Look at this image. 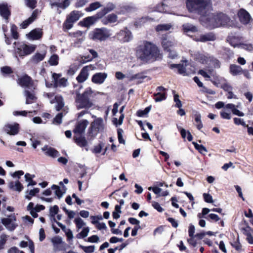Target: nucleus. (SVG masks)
Instances as JSON below:
<instances>
[{
    "label": "nucleus",
    "mask_w": 253,
    "mask_h": 253,
    "mask_svg": "<svg viewBox=\"0 0 253 253\" xmlns=\"http://www.w3.org/2000/svg\"><path fill=\"white\" fill-rule=\"evenodd\" d=\"M186 6L190 12H196L201 15V24L209 28H218L217 14L212 10L211 0H186Z\"/></svg>",
    "instance_id": "1"
},
{
    "label": "nucleus",
    "mask_w": 253,
    "mask_h": 253,
    "mask_svg": "<svg viewBox=\"0 0 253 253\" xmlns=\"http://www.w3.org/2000/svg\"><path fill=\"white\" fill-rule=\"evenodd\" d=\"M136 55L143 63H151L162 58L158 47L154 43L144 41L136 49Z\"/></svg>",
    "instance_id": "2"
},
{
    "label": "nucleus",
    "mask_w": 253,
    "mask_h": 253,
    "mask_svg": "<svg viewBox=\"0 0 253 253\" xmlns=\"http://www.w3.org/2000/svg\"><path fill=\"white\" fill-rule=\"evenodd\" d=\"M83 87L80 85L78 90H76V96L75 98V103L77 108L78 110L82 109H88L93 105V103L90 100L93 93V91L90 87L86 88L83 93H80V90Z\"/></svg>",
    "instance_id": "3"
},
{
    "label": "nucleus",
    "mask_w": 253,
    "mask_h": 253,
    "mask_svg": "<svg viewBox=\"0 0 253 253\" xmlns=\"http://www.w3.org/2000/svg\"><path fill=\"white\" fill-rule=\"evenodd\" d=\"M94 120L90 124L88 128V135L91 137H94L98 132L102 131L104 128L103 120L101 118H97L94 115H92Z\"/></svg>",
    "instance_id": "4"
},
{
    "label": "nucleus",
    "mask_w": 253,
    "mask_h": 253,
    "mask_svg": "<svg viewBox=\"0 0 253 253\" xmlns=\"http://www.w3.org/2000/svg\"><path fill=\"white\" fill-rule=\"evenodd\" d=\"M230 110L234 115L239 117H243L245 116V114L238 110L234 104L228 103L225 106L223 110L220 112L221 117L224 119H231V115L230 112Z\"/></svg>",
    "instance_id": "5"
},
{
    "label": "nucleus",
    "mask_w": 253,
    "mask_h": 253,
    "mask_svg": "<svg viewBox=\"0 0 253 253\" xmlns=\"http://www.w3.org/2000/svg\"><path fill=\"white\" fill-rule=\"evenodd\" d=\"M110 35L109 31L106 28L96 29L89 34L91 39L100 41L106 40Z\"/></svg>",
    "instance_id": "6"
},
{
    "label": "nucleus",
    "mask_w": 253,
    "mask_h": 253,
    "mask_svg": "<svg viewBox=\"0 0 253 253\" xmlns=\"http://www.w3.org/2000/svg\"><path fill=\"white\" fill-rule=\"evenodd\" d=\"M1 223L8 231H13L18 226L16 218L14 213L11 214L1 219Z\"/></svg>",
    "instance_id": "7"
},
{
    "label": "nucleus",
    "mask_w": 253,
    "mask_h": 253,
    "mask_svg": "<svg viewBox=\"0 0 253 253\" xmlns=\"http://www.w3.org/2000/svg\"><path fill=\"white\" fill-rule=\"evenodd\" d=\"M193 56L195 59L202 63H207L210 60L212 62L213 65L215 68H219L220 67L219 61L216 59H213L209 56L208 54L206 55L197 52L194 54Z\"/></svg>",
    "instance_id": "8"
},
{
    "label": "nucleus",
    "mask_w": 253,
    "mask_h": 253,
    "mask_svg": "<svg viewBox=\"0 0 253 253\" xmlns=\"http://www.w3.org/2000/svg\"><path fill=\"white\" fill-rule=\"evenodd\" d=\"M171 66L177 68L178 73L183 76L189 75L194 72L192 66L187 64V61H185L182 64H173Z\"/></svg>",
    "instance_id": "9"
},
{
    "label": "nucleus",
    "mask_w": 253,
    "mask_h": 253,
    "mask_svg": "<svg viewBox=\"0 0 253 253\" xmlns=\"http://www.w3.org/2000/svg\"><path fill=\"white\" fill-rule=\"evenodd\" d=\"M116 38L122 42H129L132 39L130 31L127 28L121 30L116 35Z\"/></svg>",
    "instance_id": "10"
},
{
    "label": "nucleus",
    "mask_w": 253,
    "mask_h": 253,
    "mask_svg": "<svg viewBox=\"0 0 253 253\" xmlns=\"http://www.w3.org/2000/svg\"><path fill=\"white\" fill-rule=\"evenodd\" d=\"M18 84L23 87L35 89L37 84L27 75H25L18 79Z\"/></svg>",
    "instance_id": "11"
},
{
    "label": "nucleus",
    "mask_w": 253,
    "mask_h": 253,
    "mask_svg": "<svg viewBox=\"0 0 253 253\" xmlns=\"http://www.w3.org/2000/svg\"><path fill=\"white\" fill-rule=\"evenodd\" d=\"M217 26L218 27L231 26L233 23L232 20L225 14L220 13H217Z\"/></svg>",
    "instance_id": "12"
},
{
    "label": "nucleus",
    "mask_w": 253,
    "mask_h": 253,
    "mask_svg": "<svg viewBox=\"0 0 253 253\" xmlns=\"http://www.w3.org/2000/svg\"><path fill=\"white\" fill-rule=\"evenodd\" d=\"M95 67L92 65L84 66L81 70L79 75L77 77V80L79 83H83L85 81L89 76V71L95 69Z\"/></svg>",
    "instance_id": "13"
},
{
    "label": "nucleus",
    "mask_w": 253,
    "mask_h": 253,
    "mask_svg": "<svg viewBox=\"0 0 253 253\" xmlns=\"http://www.w3.org/2000/svg\"><path fill=\"white\" fill-rule=\"evenodd\" d=\"M88 124L89 122L85 119L78 122L73 130L75 135H82L84 133Z\"/></svg>",
    "instance_id": "14"
},
{
    "label": "nucleus",
    "mask_w": 253,
    "mask_h": 253,
    "mask_svg": "<svg viewBox=\"0 0 253 253\" xmlns=\"http://www.w3.org/2000/svg\"><path fill=\"white\" fill-rule=\"evenodd\" d=\"M36 48L35 45H27L23 44L17 48V53L21 56L29 55L34 51Z\"/></svg>",
    "instance_id": "15"
},
{
    "label": "nucleus",
    "mask_w": 253,
    "mask_h": 253,
    "mask_svg": "<svg viewBox=\"0 0 253 253\" xmlns=\"http://www.w3.org/2000/svg\"><path fill=\"white\" fill-rule=\"evenodd\" d=\"M108 74L105 72H99L94 74L91 78V81L95 84H101L107 79Z\"/></svg>",
    "instance_id": "16"
},
{
    "label": "nucleus",
    "mask_w": 253,
    "mask_h": 253,
    "mask_svg": "<svg viewBox=\"0 0 253 253\" xmlns=\"http://www.w3.org/2000/svg\"><path fill=\"white\" fill-rule=\"evenodd\" d=\"M19 124L17 123L8 124L4 127V131L8 134L15 135L19 132Z\"/></svg>",
    "instance_id": "17"
},
{
    "label": "nucleus",
    "mask_w": 253,
    "mask_h": 253,
    "mask_svg": "<svg viewBox=\"0 0 253 253\" xmlns=\"http://www.w3.org/2000/svg\"><path fill=\"white\" fill-rule=\"evenodd\" d=\"M175 42L166 36L162 38V45L165 50H170L176 45Z\"/></svg>",
    "instance_id": "18"
},
{
    "label": "nucleus",
    "mask_w": 253,
    "mask_h": 253,
    "mask_svg": "<svg viewBox=\"0 0 253 253\" xmlns=\"http://www.w3.org/2000/svg\"><path fill=\"white\" fill-rule=\"evenodd\" d=\"M61 75L56 73L52 74V78L54 80V84L56 86L65 87L68 84L67 80L64 78L59 79Z\"/></svg>",
    "instance_id": "19"
},
{
    "label": "nucleus",
    "mask_w": 253,
    "mask_h": 253,
    "mask_svg": "<svg viewBox=\"0 0 253 253\" xmlns=\"http://www.w3.org/2000/svg\"><path fill=\"white\" fill-rule=\"evenodd\" d=\"M238 15L240 21L244 24H248L251 20L250 14L244 9H240L238 13Z\"/></svg>",
    "instance_id": "20"
},
{
    "label": "nucleus",
    "mask_w": 253,
    "mask_h": 253,
    "mask_svg": "<svg viewBox=\"0 0 253 253\" xmlns=\"http://www.w3.org/2000/svg\"><path fill=\"white\" fill-rule=\"evenodd\" d=\"M101 18L99 17L98 13H97L95 15L84 18L82 21L80 22V23L84 27H89L93 25L98 19Z\"/></svg>",
    "instance_id": "21"
},
{
    "label": "nucleus",
    "mask_w": 253,
    "mask_h": 253,
    "mask_svg": "<svg viewBox=\"0 0 253 253\" xmlns=\"http://www.w3.org/2000/svg\"><path fill=\"white\" fill-rule=\"evenodd\" d=\"M42 30L40 28L35 29L26 35L27 38L32 40H39L42 37Z\"/></svg>",
    "instance_id": "22"
},
{
    "label": "nucleus",
    "mask_w": 253,
    "mask_h": 253,
    "mask_svg": "<svg viewBox=\"0 0 253 253\" xmlns=\"http://www.w3.org/2000/svg\"><path fill=\"white\" fill-rule=\"evenodd\" d=\"M42 150L48 156L55 158L60 155L59 153L54 148L48 146H44L42 148Z\"/></svg>",
    "instance_id": "23"
},
{
    "label": "nucleus",
    "mask_w": 253,
    "mask_h": 253,
    "mask_svg": "<svg viewBox=\"0 0 253 253\" xmlns=\"http://www.w3.org/2000/svg\"><path fill=\"white\" fill-rule=\"evenodd\" d=\"M10 14V11L7 3L5 2L0 3V15L7 20Z\"/></svg>",
    "instance_id": "24"
},
{
    "label": "nucleus",
    "mask_w": 253,
    "mask_h": 253,
    "mask_svg": "<svg viewBox=\"0 0 253 253\" xmlns=\"http://www.w3.org/2000/svg\"><path fill=\"white\" fill-rule=\"evenodd\" d=\"M39 11L37 9L35 10L33 12L31 16L21 24V27L23 29L26 28L31 23L35 20L39 14Z\"/></svg>",
    "instance_id": "25"
},
{
    "label": "nucleus",
    "mask_w": 253,
    "mask_h": 253,
    "mask_svg": "<svg viewBox=\"0 0 253 253\" xmlns=\"http://www.w3.org/2000/svg\"><path fill=\"white\" fill-rule=\"evenodd\" d=\"M50 102L51 104L55 103V108L57 111L61 110L64 106V102L62 97L60 95H56L54 97V99H51Z\"/></svg>",
    "instance_id": "26"
},
{
    "label": "nucleus",
    "mask_w": 253,
    "mask_h": 253,
    "mask_svg": "<svg viewBox=\"0 0 253 253\" xmlns=\"http://www.w3.org/2000/svg\"><path fill=\"white\" fill-rule=\"evenodd\" d=\"M51 189L54 191L55 195L57 196L58 199H60L66 192V187L63 186L60 187L56 185H53L51 187Z\"/></svg>",
    "instance_id": "27"
},
{
    "label": "nucleus",
    "mask_w": 253,
    "mask_h": 253,
    "mask_svg": "<svg viewBox=\"0 0 253 253\" xmlns=\"http://www.w3.org/2000/svg\"><path fill=\"white\" fill-rule=\"evenodd\" d=\"M52 8L54 7L65 9L70 5L69 0H58L50 3Z\"/></svg>",
    "instance_id": "28"
},
{
    "label": "nucleus",
    "mask_w": 253,
    "mask_h": 253,
    "mask_svg": "<svg viewBox=\"0 0 253 253\" xmlns=\"http://www.w3.org/2000/svg\"><path fill=\"white\" fill-rule=\"evenodd\" d=\"M24 96L26 99V103L27 104L32 103L36 99V97L33 90L29 91L25 90L24 91Z\"/></svg>",
    "instance_id": "29"
},
{
    "label": "nucleus",
    "mask_w": 253,
    "mask_h": 253,
    "mask_svg": "<svg viewBox=\"0 0 253 253\" xmlns=\"http://www.w3.org/2000/svg\"><path fill=\"white\" fill-rule=\"evenodd\" d=\"M9 187L12 190L20 192L23 189V186L18 180L10 181Z\"/></svg>",
    "instance_id": "30"
},
{
    "label": "nucleus",
    "mask_w": 253,
    "mask_h": 253,
    "mask_svg": "<svg viewBox=\"0 0 253 253\" xmlns=\"http://www.w3.org/2000/svg\"><path fill=\"white\" fill-rule=\"evenodd\" d=\"M115 8V5L113 3H108L105 7L98 12L99 17H102L107 13L114 10Z\"/></svg>",
    "instance_id": "31"
},
{
    "label": "nucleus",
    "mask_w": 253,
    "mask_h": 253,
    "mask_svg": "<svg viewBox=\"0 0 253 253\" xmlns=\"http://www.w3.org/2000/svg\"><path fill=\"white\" fill-rule=\"evenodd\" d=\"M215 40V37L213 33H210L205 35H202L198 38L196 41L201 42H206L208 41H213Z\"/></svg>",
    "instance_id": "32"
},
{
    "label": "nucleus",
    "mask_w": 253,
    "mask_h": 253,
    "mask_svg": "<svg viewBox=\"0 0 253 253\" xmlns=\"http://www.w3.org/2000/svg\"><path fill=\"white\" fill-rule=\"evenodd\" d=\"M75 142L80 147H85L87 144V142L84 136L82 135H75L74 137Z\"/></svg>",
    "instance_id": "33"
},
{
    "label": "nucleus",
    "mask_w": 253,
    "mask_h": 253,
    "mask_svg": "<svg viewBox=\"0 0 253 253\" xmlns=\"http://www.w3.org/2000/svg\"><path fill=\"white\" fill-rule=\"evenodd\" d=\"M243 70L240 66L231 64L230 66V72L233 76H237L243 73Z\"/></svg>",
    "instance_id": "34"
},
{
    "label": "nucleus",
    "mask_w": 253,
    "mask_h": 253,
    "mask_svg": "<svg viewBox=\"0 0 253 253\" xmlns=\"http://www.w3.org/2000/svg\"><path fill=\"white\" fill-rule=\"evenodd\" d=\"M19 246L21 248H26L28 246L31 253H35L34 244L33 242L31 240H28V242H26L24 241H21L19 244Z\"/></svg>",
    "instance_id": "35"
},
{
    "label": "nucleus",
    "mask_w": 253,
    "mask_h": 253,
    "mask_svg": "<svg viewBox=\"0 0 253 253\" xmlns=\"http://www.w3.org/2000/svg\"><path fill=\"white\" fill-rule=\"evenodd\" d=\"M82 16V13L79 11H73L70 13L67 18L71 22H75Z\"/></svg>",
    "instance_id": "36"
},
{
    "label": "nucleus",
    "mask_w": 253,
    "mask_h": 253,
    "mask_svg": "<svg viewBox=\"0 0 253 253\" xmlns=\"http://www.w3.org/2000/svg\"><path fill=\"white\" fill-rule=\"evenodd\" d=\"M118 19L117 16L115 14H111L107 15L105 18L102 20V22L105 25L110 23H115Z\"/></svg>",
    "instance_id": "37"
},
{
    "label": "nucleus",
    "mask_w": 253,
    "mask_h": 253,
    "mask_svg": "<svg viewBox=\"0 0 253 253\" xmlns=\"http://www.w3.org/2000/svg\"><path fill=\"white\" fill-rule=\"evenodd\" d=\"M230 44L234 47H238L239 48L245 49L249 51L253 50V45L250 43H239L234 44L231 42Z\"/></svg>",
    "instance_id": "38"
},
{
    "label": "nucleus",
    "mask_w": 253,
    "mask_h": 253,
    "mask_svg": "<svg viewBox=\"0 0 253 253\" xmlns=\"http://www.w3.org/2000/svg\"><path fill=\"white\" fill-rule=\"evenodd\" d=\"M194 119L195 122V125L197 128L200 130L203 127V123L201 121V116L199 113L196 112L194 115Z\"/></svg>",
    "instance_id": "39"
},
{
    "label": "nucleus",
    "mask_w": 253,
    "mask_h": 253,
    "mask_svg": "<svg viewBox=\"0 0 253 253\" xmlns=\"http://www.w3.org/2000/svg\"><path fill=\"white\" fill-rule=\"evenodd\" d=\"M40 191V189L38 188H34L32 190H31L30 191H27L25 192V197L26 199H28V200H30L31 198L35 196L36 194L38 193Z\"/></svg>",
    "instance_id": "40"
},
{
    "label": "nucleus",
    "mask_w": 253,
    "mask_h": 253,
    "mask_svg": "<svg viewBox=\"0 0 253 253\" xmlns=\"http://www.w3.org/2000/svg\"><path fill=\"white\" fill-rule=\"evenodd\" d=\"M183 29L185 33H188L189 32H195L197 31L196 27L189 23L184 24L183 25Z\"/></svg>",
    "instance_id": "41"
},
{
    "label": "nucleus",
    "mask_w": 253,
    "mask_h": 253,
    "mask_svg": "<svg viewBox=\"0 0 253 253\" xmlns=\"http://www.w3.org/2000/svg\"><path fill=\"white\" fill-rule=\"evenodd\" d=\"M101 7V4L99 2L96 1L91 3L89 6L85 8V10L87 12H91Z\"/></svg>",
    "instance_id": "42"
},
{
    "label": "nucleus",
    "mask_w": 253,
    "mask_h": 253,
    "mask_svg": "<svg viewBox=\"0 0 253 253\" xmlns=\"http://www.w3.org/2000/svg\"><path fill=\"white\" fill-rule=\"evenodd\" d=\"M45 54H41L38 53L33 56L32 61L33 62L37 63L43 60Z\"/></svg>",
    "instance_id": "43"
},
{
    "label": "nucleus",
    "mask_w": 253,
    "mask_h": 253,
    "mask_svg": "<svg viewBox=\"0 0 253 253\" xmlns=\"http://www.w3.org/2000/svg\"><path fill=\"white\" fill-rule=\"evenodd\" d=\"M171 28V25L169 24H164L158 25L156 27L157 31H165L169 30Z\"/></svg>",
    "instance_id": "44"
},
{
    "label": "nucleus",
    "mask_w": 253,
    "mask_h": 253,
    "mask_svg": "<svg viewBox=\"0 0 253 253\" xmlns=\"http://www.w3.org/2000/svg\"><path fill=\"white\" fill-rule=\"evenodd\" d=\"M195 148L202 154H205L207 152V149L202 145H200L196 142H193Z\"/></svg>",
    "instance_id": "45"
},
{
    "label": "nucleus",
    "mask_w": 253,
    "mask_h": 253,
    "mask_svg": "<svg viewBox=\"0 0 253 253\" xmlns=\"http://www.w3.org/2000/svg\"><path fill=\"white\" fill-rule=\"evenodd\" d=\"M154 100L156 102H160L166 99L165 93L158 92L157 93L154 94Z\"/></svg>",
    "instance_id": "46"
},
{
    "label": "nucleus",
    "mask_w": 253,
    "mask_h": 253,
    "mask_svg": "<svg viewBox=\"0 0 253 253\" xmlns=\"http://www.w3.org/2000/svg\"><path fill=\"white\" fill-rule=\"evenodd\" d=\"M59 57L56 54H53L50 57L48 62L51 66H56L58 64Z\"/></svg>",
    "instance_id": "47"
},
{
    "label": "nucleus",
    "mask_w": 253,
    "mask_h": 253,
    "mask_svg": "<svg viewBox=\"0 0 253 253\" xmlns=\"http://www.w3.org/2000/svg\"><path fill=\"white\" fill-rule=\"evenodd\" d=\"M89 232V227H85L83 229L82 231L77 235L78 239L84 238L87 236Z\"/></svg>",
    "instance_id": "48"
},
{
    "label": "nucleus",
    "mask_w": 253,
    "mask_h": 253,
    "mask_svg": "<svg viewBox=\"0 0 253 253\" xmlns=\"http://www.w3.org/2000/svg\"><path fill=\"white\" fill-rule=\"evenodd\" d=\"M251 229L250 227H247L245 229V234L247 236V240L249 243L253 244V236L250 232Z\"/></svg>",
    "instance_id": "49"
},
{
    "label": "nucleus",
    "mask_w": 253,
    "mask_h": 253,
    "mask_svg": "<svg viewBox=\"0 0 253 253\" xmlns=\"http://www.w3.org/2000/svg\"><path fill=\"white\" fill-rule=\"evenodd\" d=\"M79 247L82 249L85 253H92L95 250L94 246H84L80 245Z\"/></svg>",
    "instance_id": "50"
},
{
    "label": "nucleus",
    "mask_w": 253,
    "mask_h": 253,
    "mask_svg": "<svg viewBox=\"0 0 253 253\" xmlns=\"http://www.w3.org/2000/svg\"><path fill=\"white\" fill-rule=\"evenodd\" d=\"M173 93L174 94L173 100L175 103V107L180 108L182 107V104L181 101L179 99V95L177 94H176L174 91H173Z\"/></svg>",
    "instance_id": "51"
},
{
    "label": "nucleus",
    "mask_w": 253,
    "mask_h": 253,
    "mask_svg": "<svg viewBox=\"0 0 253 253\" xmlns=\"http://www.w3.org/2000/svg\"><path fill=\"white\" fill-rule=\"evenodd\" d=\"M54 248L57 249L58 246L62 243V238L59 236H56L51 239Z\"/></svg>",
    "instance_id": "52"
},
{
    "label": "nucleus",
    "mask_w": 253,
    "mask_h": 253,
    "mask_svg": "<svg viewBox=\"0 0 253 253\" xmlns=\"http://www.w3.org/2000/svg\"><path fill=\"white\" fill-rule=\"evenodd\" d=\"M7 238L8 236L4 234H2L0 236V250L4 248V246L6 242Z\"/></svg>",
    "instance_id": "53"
},
{
    "label": "nucleus",
    "mask_w": 253,
    "mask_h": 253,
    "mask_svg": "<svg viewBox=\"0 0 253 253\" xmlns=\"http://www.w3.org/2000/svg\"><path fill=\"white\" fill-rule=\"evenodd\" d=\"M74 222L75 223L78 229L82 228L84 225H85V223L80 217L76 218L74 220Z\"/></svg>",
    "instance_id": "54"
},
{
    "label": "nucleus",
    "mask_w": 253,
    "mask_h": 253,
    "mask_svg": "<svg viewBox=\"0 0 253 253\" xmlns=\"http://www.w3.org/2000/svg\"><path fill=\"white\" fill-rule=\"evenodd\" d=\"M232 246L238 252H241L242 251V245L239 242V238L238 237L236 241L231 243Z\"/></svg>",
    "instance_id": "55"
},
{
    "label": "nucleus",
    "mask_w": 253,
    "mask_h": 253,
    "mask_svg": "<svg viewBox=\"0 0 253 253\" xmlns=\"http://www.w3.org/2000/svg\"><path fill=\"white\" fill-rule=\"evenodd\" d=\"M124 133V131L122 128H119L117 130V133H118V141L120 143L125 144V140L123 138V134Z\"/></svg>",
    "instance_id": "56"
},
{
    "label": "nucleus",
    "mask_w": 253,
    "mask_h": 253,
    "mask_svg": "<svg viewBox=\"0 0 253 253\" xmlns=\"http://www.w3.org/2000/svg\"><path fill=\"white\" fill-rule=\"evenodd\" d=\"M59 211L58 207L56 205H54V206L50 207L49 211H50V215L53 217L54 220H55L54 216L58 213Z\"/></svg>",
    "instance_id": "57"
},
{
    "label": "nucleus",
    "mask_w": 253,
    "mask_h": 253,
    "mask_svg": "<svg viewBox=\"0 0 253 253\" xmlns=\"http://www.w3.org/2000/svg\"><path fill=\"white\" fill-rule=\"evenodd\" d=\"M234 123L236 125H241L243 126H247L246 122L244 121L243 119L234 118L233 119Z\"/></svg>",
    "instance_id": "58"
},
{
    "label": "nucleus",
    "mask_w": 253,
    "mask_h": 253,
    "mask_svg": "<svg viewBox=\"0 0 253 253\" xmlns=\"http://www.w3.org/2000/svg\"><path fill=\"white\" fill-rule=\"evenodd\" d=\"M10 31H11V34H12V36L13 38L14 39H17L18 38V33L17 32V27H16V26L14 25H12L11 26Z\"/></svg>",
    "instance_id": "59"
},
{
    "label": "nucleus",
    "mask_w": 253,
    "mask_h": 253,
    "mask_svg": "<svg viewBox=\"0 0 253 253\" xmlns=\"http://www.w3.org/2000/svg\"><path fill=\"white\" fill-rule=\"evenodd\" d=\"M150 109L151 107L149 106L146 107L144 110H139L137 112V115L139 117H143L144 116L147 115L149 112Z\"/></svg>",
    "instance_id": "60"
},
{
    "label": "nucleus",
    "mask_w": 253,
    "mask_h": 253,
    "mask_svg": "<svg viewBox=\"0 0 253 253\" xmlns=\"http://www.w3.org/2000/svg\"><path fill=\"white\" fill-rule=\"evenodd\" d=\"M90 219L92 220L91 223L93 224L96 225L98 223V220L103 219V217L101 215L97 216H91Z\"/></svg>",
    "instance_id": "61"
},
{
    "label": "nucleus",
    "mask_w": 253,
    "mask_h": 253,
    "mask_svg": "<svg viewBox=\"0 0 253 253\" xmlns=\"http://www.w3.org/2000/svg\"><path fill=\"white\" fill-rule=\"evenodd\" d=\"M63 117L62 113L58 114L53 120V123L59 125L62 123V118Z\"/></svg>",
    "instance_id": "62"
},
{
    "label": "nucleus",
    "mask_w": 253,
    "mask_h": 253,
    "mask_svg": "<svg viewBox=\"0 0 253 253\" xmlns=\"http://www.w3.org/2000/svg\"><path fill=\"white\" fill-rule=\"evenodd\" d=\"M26 5L31 8L36 7L37 1L36 0H25Z\"/></svg>",
    "instance_id": "63"
},
{
    "label": "nucleus",
    "mask_w": 253,
    "mask_h": 253,
    "mask_svg": "<svg viewBox=\"0 0 253 253\" xmlns=\"http://www.w3.org/2000/svg\"><path fill=\"white\" fill-rule=\"evenodd\" d=\"M0 71L3 74H9L12 73L11 69L8 66L1 67Z\"/></svg>",
    "instance_id": "64"
}]
</instances>
